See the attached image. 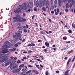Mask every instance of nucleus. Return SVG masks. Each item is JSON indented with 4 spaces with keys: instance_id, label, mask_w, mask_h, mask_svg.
<instances>
[{
    "instance_id": "obj_53",
    "label": "nucleus",
    "mask_w": 75,
    "mask_h": 75,
    "mask_svg": "<svg viewBox=\"0 0 75 75\" xmlns=\"http://www.w3.org/2000/svg\"><path fill=\"white\" fill-rule=\"evenodd\" d=\"M33 58H38V57L35 56H33Z\"/></svg>"
},
{
    "instance_id": "obj_2",
    "label": "nucleus",
    "mask_w": 75,
    "mask_h": 75,
    "mask_svg": "<svg viewBox=\"0 0 75 75\" xmlns=\"http://www.w3.org/2000/svg\"><path fill=\"white\" fill-rule=\"evenodd\" d=\"M3 47H4L1 48L2 50H4L2 51V53H7V52H8V50L6 48H9L10 47V45L8 44V45H4L3 46Z\"/></svg>"
},
{
    "instance_id": "obj_64",
    "label": "nucleus",
    "mask_w": 75,
    "mask_h": 75,
    "mask_svg": "<svg viewBox=\"0 0 75 75\" xmlns=\"http://www.w3.org/2000/svg\"><path fill=\"white\" fill-rule=\"evenodd\" d=\"M70 42H71V41H69L67 42L66 43H67V44H69V43H70Z\"/></svg>"
},
{
    "instance_id": "obj_45",
    "label": "nucleus",
    "mask_w": 75,
    "mask_h": 75,
    "mask_svg": "<svg viewBox=\"0 0 75 75\" xmlns=\"http://www.w3.org/2000/svg\"><path fill=\"white\" fill-rule=\"evenodd\" d=\"M63 40H67V38H65V37H63Z\"/></svg>"
},
{
    "instance_id": "obj_15",
    "label": "nucleus",
    "mask_w": 75,
    "mask_h": 75,
    "mask_svg": "<svg viewBox=\"0 0 75 75\" xmlns=\"http://www.w3.org/2000/svg\"><path fill=\"white\" fill-rule=\"evenodd\" d=\"M10 51H14L16 50V48H13V49H9Z\"/></svg>"
},
{
    "instance_id": "obj_61",
    "label": "nucleus",
    "mask_w": 75,
    "mask_h": 75,
    "mask_svg": "<svg viewBox=\"0 0 75 75\" xmlns=\"http://www.w3.org/2000/svg\"><path fill=\"white\" fill-rule=\"evenodd\" d=\"M6 64H5V67H6V66H7V65H8V64L7 63H5Z\"/></svg>"
},
{
    "instance_id": "obj_59",
    "label": "nucleus",
    "mask_w": 75,
    "mask_h": 75,
    "mask_svg": "<svg viewBox=\"0 0 75 75\" xmlns=\"http://www.w3.org/2000/svg\"><path fill=\"white\" fill-rule=\"evenodd\" d=\"M40 57H41V58H42V59H44V57H43V56H40Z\"/></svg>"
},
{
    "instance_id": "obj_62",
    "label": "nucleus",
    "mask_w": 75,
    "mask_h": 75,
    "mask_svg": "<svg viewBox=\"0 0 75 75\" xmlns=\"http://www.w3.org/2000/svg\"><path fill=\"white\" fill-rule=\"evenodd\" d=\"M17 24L18 25H21V23H18Z\"/></svg>"
},
{
    "instance_id": "obj_12",
    "label": "nucleus",
    "mask_w": 75,
    "mask_h": 75,
    "mask_svg": "<svg viewBox=\"0 0 75 75\" xmlns=\"http://www.w3.org/2000/svg\"><path fill=\"white\" fill-rule=\"evenodd\" d=\"M29 7L30 8H32V7H33V3L31 2H30L29 3Z\"/></svg>"
},
{
    "instance_id": "obj_6",
    "label": "nucleus",
    "mask_w": 75,
    "mask_h": 75,
    "mask_svg": "<svg viewBox=\"0 0 75 75\" xmlns=\"http://www.w3.org/2000/svg\"><path fill=\"white\" fill-rule=\"evenodd\" d=\"M41 0H39V1L37 0L36 3V7L37 8L38 7L39 5H41Z\"/></svg>"
},
{
    "instance_id": "obj_7",
    "label": "nucleus",
    "mask_w": 75,
    "mask_h": 75,
    "mask_svg": "<svg viewBox=\"0 0 75 75\" xmlns=\"http://www.w3.org/2000/svg\"><path fill=\"white\" fill-rule=\"evenodd\" d=\"M14 12L15 13H17V14H19L20 12V13H22L21 10H20V9H18V8H17L16 10H15Z\"/></svg>"
},
{
    "instance_id": "obj_34",
    "label": "nucleus",
    "mask_w": 75,
    "mask_h": 75,
    "mask_svg": "<svg viewBox=\"0 0 75 75\" xmlns=\"http://www.w3.org/2000/svg\"><path fill=\"white\" fill-rule=\"evenodd\" d=\"M73 52V50H71L70 52H68V54H69L70 53H71V52Z\"/></svg>"
},
{
    "instance_id": "obj_44",
    "label": "nucleus",
    "mask_w": 75,
    "mask_h": 75,
    "mask_svg": "<svg viewBox=\"0 0 75 75\" xmlns=\"http://www.w3.org/2000/svg\"><path fill=\"white\" fill-rule=\"evenodd\" d=\"M44 51L45 52H47V51H48V50L45 49L44 50Z\"/></svg>"
},
{
    "instance_id": "obj_38",
    "label": "nucleus",
    "mask_w": 75,
    "mask_h": 75,
    "mask_svg": "<svg viewBox=\"0 0 75 75\" xmlns=\"http://www.w3.org/2000/svg\"><path fill=\"white\" fill-rule=\"evenodd\" d=\"M45 75H49V73H48V71H47L46 72V73H45Z\"/></svg>"
},
{
    "instance_id": "obj_26",
    "label": "nucleus",
    "mask_w": 75,
    "mask_h": 75,
    "mask_svg": "<svg viewBox=\"0 0 75 75\" xmlns=\"http://www.w3.org/2000/svg\"><path fill=\"white\" fill-rule=\"evenodd\" d=\"M66 7L67 8H69V4L68 3H67L66 5Z\"/></svg>"
},
{
    "instance_id": "obj_10",
    "label": "nucleus",
    "mask_w": 75,
    "mask_h": 75,
    "mask_svg": "<svg viewBox=\"0 0 75 75\" xmlns=\"http://www.w3.org/2000/svg\"><path fill=\"white\" fill-rule=\"evenodd\" d=\"M32 73H35L36 74H38L39 72L37 70H32Z\"/></svg>"
},
{
    "instance_id": "obj_21",
    "label": "nucleus",
    "mask_w": 75,
    "mask_h": 75,
    "mask_svg": "<svg viewBox=\"0 0 75 75\" xmlns=\"http://www.w3.org/2000/svg\"><path fill=\"white\" fill-rule=\"evenodd\" d=\"M13 37L14 38H15V39H18V36H16V35H13Z\"/></svg>"
},
{
    "instance_id": "obj_56",
    "label": "nucleus",
    "mask_w": 75,
    "mask_h": 75,
    "mask_svg": "<svg viewBox=\"0 0 75 75\" xmlns=\"http://www.w3.org/2000/svg\"><path fill=\"white\" fill-rule=\"evenodd\" d=\"M15 47H17L18 46V44H16L15 45H14Z\"/></svg>"
},
{
    "instance_id": "obj_25",
    "label": "nucleus",
    "mask_w": 75,
    "mask_h": 75,
    "mask_svg": "<svg viewBox=\"0 0 75 75\" xmlns=\"http://www.w3.org/2000/svg\"><path fill=\"white\" fill-rule=\"evenodd\" d=\"M71 3L72 5L75 4V1H74V0H72Z\"/></svg>"
},
{
    "instance_id": "obj_43",
    "label": "nucleus",
    "mask_w": 75,
    "mask_h": 75,
    "mask_svg": "<svg viewBox=\"0 0 75 75\" xmlns=\"http://www.w3.org/2000/svg\"><path fill=\"white\" fill-rule=\"evenodd\" d=\"M43 31H45V32L46 33H47V34H49V33L48 31H45V30H43Z\"/></svg>"
},
{
    "instance_id": "obj_35",
    "label": "nucleus",
    "mask_w": 75,
    "mask_h": 75,
    "mask_svg": "<svg viewBox=\"0 0 75 75\" xmlns=\"http://www.w3.org/2000/svg\"><path fill=\"white\" fill-rule=\"evenodd\" d=\"M32 45L30 44H28V47H32Z\"/></svg>"
},
{
    "instance_id": "obj_8",
    "label": "nucleus",
    "mask_w": 75,
    "mask_h": 75,
    "mask_svg": "<svg viewBox=\"0 0 75 75\" xmlns=\"http://www.w3.org/2000/svg\"><path fill=\"white\" fill-rule=\"evenodd\" d=\"M64 1H61V0H58V4L59 7L62 6V3H63Z\"/></svg>"
},
{
    "instance_id": "obj_33",
    "label": "nucleus",
    "mask_w": 75,
    "mask_h": 75,
    "mask_svg": "<svg viewBox=\"0 0 75 75\" xmlns=\"http://www.w3.org/2000/svg\"><path fill=\"white\" fill-rule=\"evenodd\" d=\"M23 7H25L27 6V4L25 3H24L23 4Z\"/></svg>"
},
{
    "instance_id": "obj_20",
    "label": "nucleus",
    "mask_w": 75,
    "mask_h": 75,
    "mask_svg": "<svg viewBox=\"0 0 75 75\" xmlns=\"http://www.w3.org/2000/svg\"><path fill=\"white\" fill-rule=\"evenodd\" d=\"M71 60V58H70L67 61V65H69V62H70Z\"/></svg>"
},
{
    "instance_id": "obj_18",
    "label": "nucleus",
    "mask_w": 75,
    "mask_h": 75,
    "mask_svg": "<svg viewBox=\"0 0 75 75\" xmlns=\"http://www.w3.org/2000/svg\"><path fill=\"white\" fill-rule=\"evenodd\" d=\"M45 45L47 47H50V44L48 42H45Z\"/></svg>"
},
{
    "instance_id": "obj_5",
    "label": "nucleus",
    "mask_w": 75,
    "mask_h": 75,
    "mask_svg": "<svg viewBox=\"0 0 75 75\" xmlns=\"http://www.w3.org/2000/svg\"><path fill=\"white\" fill-rule=\"evenodd\" d=\"M3 55L4 54L0 53V62H4L5 61V60L3 59Z\"/></svg>"
},
{
    "instance_id": "obj_36",
    "label": "nucleus",
    "mask_w": 75,
    "mask_h": 75,
    "mask_svg": "<svg viewBox=\"0 0 75 75\" xmlns=\"http://www.w3.org/2000/svg\"><path fill=\"white\" fill-rule=\"evenodd\" d=\"M33 10H34V11H37L38 10L36 8H34Z\"/></svg>"
},
{
    "instance_id": "obj_27",
    "label": "nucleus",
    "mask_w": 75,
    "mask_h": 75,
    "mask_svg": "<svg viewBox=\"0 0 75 75\" xmlns=\"http://www.w3.org/2000/svg\"><path fill=\"white\" fill-rule=\"evenodd\" d=\"M35 59H36V60H37V61H40V62H42V61L41 60L39 59L35 58Z\"/></svg>"
},
{
    "instance_id": "obj_39",
    "label": "nucleus",
    "mask_w": 75,
    "mask_h": 75,
    "mask_svg": "<svg viewBox=\"0 0 75 75\" xmlns=\"http://www.w3.org/2000/svg\"><path fill=\"white\" fill-rule=\"evenodd\" d=\"M17 63L18 64H20V63H21V61L19 60H18L17 62Z\"/></svg>"
},
{
    "instance_id": "obj_24",
    "label": "nucleus",
    "mask_w": 75,
    "mask_h": 75,
    "mask_svg": "<svg viewBox=\"0 0 75 75\" xmlns=\"http://www.w3.org/2000/svg\"><path fill=\"white\" fill-rule=\"evenodd\" d=\"M42 9L43 10V11H46L47 10L46 8L45 7H43Z\"/></svg>"
},
{
    "instance_id": "obj_9",
    "label": "nucleus",
    "mask_w": 75,
    "mask_h": 75,
    "mask_svg": "<svg viewBox=\"0 0 75 75\" xmlns=\"http://www.w3.org/2000/svg\"><path fill=\"white\" fill-rule=\"evenodd\" d=\"M57 6H58V4H57V0H55L54 3V8H57Z\"/></svg>"
},
{
    "instance_id": "obj_22",
    "label": "nucleus",
    "mask_w": 75,
    "mask_h": 75,
    "mask_svg": "<svg viewBox=\"0 0 75 75\" xmlns=\"http://www.w3.org/2000/svg\"><path fill=\"white\" fill-rule=\"evenodd\" d=\"M18 29H19V30H23V28L21 26H18Z\"/></svg>"
},
{
    "instance_id": "obj_1",
    "label": "nucleus",
    "mask_w": 75,
    "mask_h": 75,
    "mask_svg": "<svg viewBox=\"0 0 75 75\" xmlns=\"http://www.w3.org/2000/svg\"><path fill=\"white\" fill-rule=\"evenodd\" d=\"M16 17H13V19L14 20L13 21L14 23H16V22L22 23V22H25V21H26V19L25 18H23L22 20V18L21 17V16L19 15H16Z\"/></svg>"
},
{
    "instance_id": "obj_37",
    "label": "nucleus",
    "mask_w": 75,
    "mask_h": 75,
    "mask_svg": "<svg viewBox=\"0 0 75 75\" xmlns=\"http://www.w3.org/2000/svg\"><path fill=\"white\" fill-rule=\"evenodd\" d=\"M23 8L25 10H27V6H23Z\"/></svg>"
},
{
    "instance_id": "obj_49",
    "label": "nucleus",
    "mask_w": 75,
    "mask_h": 75,
    "mask_svg": "<svg viewBox=\"0 0 75 75\" xmlns=\"http://www.w3.org/2000/svg\"><path fill=\"white\" fill-rule=\"evenodd\" d=\"M55 15H58V12H55Z\"/></svg>"
},
{
    "instance_id": "obj_51",
    "label": "nucleus",
    "mask_w": 75,
    "mask_h": 75,
    "mask_svg": "<svg viewBox=\"0 0 75 75\" xmlns=\"http://www.w3.org/2000/svg\"><path fill=\"white\" fill-rule=\"evenodd\" d=\"M65 11L66 12H68V9L67 8H66L65 9Z\"/></svg>"
},
{
    "instance_id": "obj_58",
    "label": "nucleus",
    "mask_w": 75,
    "mask_h": 75,
    "mask_svg": "<svg viewBox=\"0 0 75 75\" xmlns=\"http://www.w3.org/2000/svg\"><path fill=\"white\" fill-rule=\"evenodd\" d=\"M51 13L52 14H54V11H51Z\"/></svg>"
},
{
    "instance_id": "obj_23",
    "label": "nucleus",
    "mask_w": 75,
    "mask_h": 75,
    "mask_svg": "<svg viewBox=\"0 0 75 75\" xmlns=\"http://www.w3.org/2000/svg\"><path fill=\"white\" fill-rule=\"evenodd\" d=\"M51 5L52 8V9H54V3H53V2H52Z\"/></svg>"
},
{
    "instance_id": "obj_60",
    "label": "nucleus",
    "mask_w": 75,
    "mask_h": 75,
    "mask_svg": "<svg viewBox=\"0 0 75 75\" xmlns=\"http://www.w3.org/2000/svg\"><path fill=\"white\" fill-rule=\"evenodd\" d=\"M23 58L24 59H27V57H23Z\"/></svg>"
},
{
    "instance_id": "obj_17",
    "label": "nucleus",
    "mask_w": 75,
    "mask_h": 75,
    "mask_svg": "<svg viewBox=\"0 0 75 75\" xmlns=\"http://www.w3.org/2000/svg\"><path fill=\"white\" fill-rule=\"evenodd\" d=\"M27 69V66H25L22 70V71H25Z\"/></svg>"
},
{
    "instance_id": "obj_42",
    "label": "nucleus",
    "mask_w": 75,
    "mask_h": 75,
    "mask_svg": "<svg viewBox=\"0 0 75 75\" xmlns=\"http://www.w3.org/2000/svg\"><path fill=\"white\" fill-rule=\"evenodd\" d=\"M30 62H32V63H34V62H35L31 60H30Z\"/></svg>"
},
{
    "instance_id": "obj_50",
    "label": "nucleus",
    "mask_w": 75,
    "mask_h": 75,
    "mask_svg": "<svg viewBox=\"0 0 75 75\" xmlns=\"http://www.w3.org/2000/svg\"><path fill=\"white\" fill-rule=\"evenodd\" d=\"M75 55L74 56V57L73 59V60L72 61V62H73V61H74V60H75Z\"/></svg>"
},
{
    "instance_id": "obj_11",
    "label": "nucleus",
    "mask_w": 75,
    "mask_h": 75,
    "mask_svg": "<svg viewBox=\"0 0 75 75\" xmlns=\"http://www.w3.org/2000/svg\"><path fill=\"white\" fill-rule=\"evenodd\" d=\"M16 35H17V36H18V37L19 38H21V36H22L21 35V34L20 33H16Z\"/></svg>"
},
{
    "instance_id": "obj_55",
    "label": "nucleus",
    "mask_w": 75,
    "mask_h": 75,
    "mask_svg": "<svg viewBox=\"0 0 75 75\" xmlns=\"http://www.w3.org/2000/svg\"><path fill=\"white\" fill-rule=\"evenodd\" d=\"M28 67H30V68H33V66L31 65H29L28 66Z\"/></svg>"
},
{
    "instance_id": "obj_13",
    "label": "nucleus",
    "mask_w": 75,
    "mask_h": 75,
    "mask_svg": "<svg viewBox=\"0 0 75 75\" xmlns=\"http://www.w3.org/2000/svg\"><path fill=\"white\" fill-rule=\"evenodd\" d=\"M18 9H19V10H23V6L21 5H20L19 6L18 8Z\"/></svg>"
},
{
    "instance_id": "obj_52",
    "label": "nucleus",
    "mask_w": 75,
    "mask_h": 75,
    "mask_svg": "<svg viewBox=\"0 0 75 75\" xmlns=\"http://www.w3.org/2000/svg\"><path fill=\"white\" fill-rule=\"evenodd\" d=\"M57 11L58 13H59V8H57Z\"/></svg>"
},
{
    "instance_id": "obj_46",
    "label": "nucleus",
    "mask_w": 75,
    "mask_h": 75,
    "mask_svg": "<svg viewBox=\"0 0 75 75\" xmlns=\"http://www.w3.org/2000/svg\"><path fill=\"white\" fill-rule=\"evenodd\" d=\"M56 73L57 74H59V71L57 70L56 71Z\"/></svg>"
},
{
    "instance_id": "obj_16",
    "label": "nucleus",
    "mask_w": 75,
    "mask_h": 75,
    "mask_svg": "<svg viewBox=\"0 0 75 75\" xmlns=\"http://www.w3.org/2000/svg\"><path fill=\"white\" fill-rule=\"evenodd\" d=\"M69 70H67L65 72V73L64 74V75H69V73L68 72H69Z\"/></svg>"
},
{
    "instance_id": "obj_48",
    "label": "nucleus",
    "mask_w": 75,
    "mask_h": 75,
    "mask_svg": "<svg viewBox=\"0 0 75 75\" xmlns=\"http://www.w3.org/2000/svg\"><path fill=\"white\" fill-rule=\"evenodd\" d=\"M24 32L25 33H27V30L25 29H24Z\"/></svg>"
},
{
    "instance_id": "obj_32",
    "label": "nucleus",
    "mask_w": 75,
    "mask_h": 75,
    "mask_svg": "<svg viewBox=\"0 0 75 75\" xmlns=\"http://www.w3.org/2000/svg\"><path fill=\"white\" fill-rule=\"evenodd\" d=\"M31 71H32V70H30L29 71L27 72L26 73V74H29V73H30V72H31Z\"/></svg>"
},
{
    "instance_id": "obj_30",
    "label": "nucleus",
    "mask_w": 75,
    "mask_h": 75,
    "mask_svg": "<svg viewBox=\"0 0 75 75\" xmlns=\"http://www.w3.org/2000/svg\"><path fill=\"white\" fill-rule=\"evenodd\" d=\"M40 33H41V34H43V35H45V32L44 31H41Z\"/></svg>"
},
{
    "instance_id": "obj_40",
    "label": "nucleus",
    "mask_w": 75,
    "mask_h": 75,
    "mask_svg": "<svg viewBox=\"0 0 75 75\" xmlns=\"http://www.w3.org/2000/svg\"><path fill=\"white\" fill-rule=\"evenodd\" d=\"M39 65H36V67H37L39 69H40V67H39Z\"/></svg>"
},
{
    "instance_id": "obj_47",
    "label": "nucleus",
    "mask_w": 75,
    "mask_h": 75,
    "mask_svg": "<svg viewBox=\"0 0 75 75\" xmlns=\"http://www.w3.org/2000/svg\"><path fill=\"white\" fill-rule=\"evenodd\" d=\"M23 16H26V14H25V13H23Z\"/></svg>"
},
{
    "instance_id": "obj_28",
    "label": "nucleus",
    "mask_w": 75,
    "mask_h": 75,
    "mask_svg": "<svg viewBox=\"0 0 75 75\" xmlns=\"http://www.w3.org/2000/svg\"><path fill=\"white\" fill-rule=\"evenodd\" d=\"M11 41L12 42V44H15L16 43V42L13 40H11Z\"/></svg>"
},
{
    "instance_id": "obj_41",
    "label": "nucleus",
    "mask_w": 75,
    "mask_h": 75,
    "mask_svg": "<svg viewBox=\"0 0 75 75\" xmlns=\"http://www.w3.org/2000/svg\"><path fill=\"white\" fill-rule=\"evenodd\" d=\"M69 6L70 8H71V7H72V4L71 3H70V4Z\"/></svg>"
},
{
    "instance_id": "obj_57",
    "label": "nucleus",
    "mask_w": 75,
    "mask_h": 75,
    "mask_svg": "<svg viewBox=\"0 0 75 75\" xmlns=\"http://www.w3.org/2000/svg\"><path fill=\"white\" fill-rule=\"evenodd\" d=\"M32 51L31 50H30L28 52V53H31V52H32Z\"/></svg>"
},
{
    "instance_id": "obj_31",
    "label": "nucleus",
    "mask_w": 75,
    "mask_h": 75,
    "mask_svg": "<svg viewBox=\"0 0 75 75\" xmlns=\"http://www.w3.org/2000/svg\"><path fill=\"white\" fill-rule=\"evenodd\" d=\"M68 31L69 33H72V32L71 30H68Z\"/></svg>"
},
{
    "instance_id": "obj_29",
    "label": "nucleus",
    "mask_w": 75,
    "mask_h": 75,
    "mask_svg": "<svg viewBox=\"0 0 75 75\" xmlns=\"http://www.w3.org/2000/svg\"><path fill=\"white\" fill-rule=\"evenodd\" d=\"M18 33H19V34H21V33H22V31L21 30H19L18 31Z\"/></svg>"
},
{
    "instance_id": "obj_14",
    "label": "nucleus",
    "mask_w": 75,
    "mask_h": 75,
    "mask_svg": "<svg viewBox=\"0 0 75 75\" xmlns=\"http://www.w3.org/2000/svg\"><path fill=\"white\" fill-rule=\"evenodd\" d=\"M5 64H10V60L9 59L8 60H7L5 62Z\"/></svg>"
},
{
    "instance_id": "obj_3",
    "label": "nucleus",
    "mask_w": 75,
    "mask_h": 75,
    "mask_svg": "<svg viewBox=\"0 0 75 75\" xmlns=\"http://www.w3.org/2000/svg\"><path fill=\"white\" fill-rule=\"evenodd\" d=\"M24 67V64H21L19 67V68H20L16 69H15L13 70L12 71V72H13V73H14L15 72H16V73H17L18 72H19V71H20V70L21 69V68H22V67Z\"/></svg>"
},
{
    "instance_id": "obj_63",
    "label": "nucleus",
    "mask_w": 75,
    "mask_h": 75,
    "mask_svg": "<svg viewBox=\"0 0 75 75\" xmlns=\"http://www.w3.org/2000/svg\"><path fill=\"white\" fill-rule=\"evenodd\" d=\"M23 28H26V27L25 26H23Z\"/></svg>"
},
{
    "instance_id": "obj_54",
    "label": "nucleus",
    "mask_w": 75,
    "mask_h": 75,
    "mask_svg": "<svg viewBox=\"0 0 75 75\" xmlns=\"http://www.w3.org/2000/svg\"><path fill=\"white\" fill-rule=\"evenodd\" d=\"M71 1H72V0H69L68 1V3H71Z\"/></svg>"
},
{
    "instance_id": "obj_19",
    "label": "nucleus",
    "mask_w": 75,
    "mask_h": 75,
    "mask_svg": "<svg viewBox=\"0 0 75 75\" xmlns=\"http://www.w3.org/2000/svg\"><path fill=\"white\" fill-rule=\"evenodd\" d=\"M8 58V56H7V55L3 56V59L5 61V59H6V58Z\"/></svg>"
},
{
    "instance_id": "obj_4",
    "label": "nucleus",
    "mask_w": 75,
    "mask_h": 75,
    "mask_svg": "<svg viewBox=\"0 0 75 75\" xmlns=\"http://www.w3.org/2000/svg\"><path fill=\"white\" fill-rule=\"evenodd\" d=\"M43 4L44 6H46V8H48V6H49V1L47 0L46 1L45 0H44L43 2Z\"/></svg>"
}]
</instances>
